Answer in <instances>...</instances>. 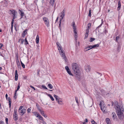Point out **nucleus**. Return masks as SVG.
Returning a JSON list of instances; mask_svg holds the SVG:
<instances>
[{"instance_id": "obj_1", "label": "nucleus", "mask_w": 124, "mask_h": 124, "mask_svg": "<svg viewBox=\"0 0 124 124\" xmlns=\"http://www.w3.org/2000/svg\"><path fill=\"white\" fill-rule=\"evenodd\" d=\"M112 106L114 105V108L116 110V112L118 118L120 119H124V115L123 114V107L118 105V102H115L114 104L112 102Z\"/></svg>"}, {"instance_id": "obj_2", "label": "nucleus", "mask_w": 124, "mask_h": 124, "mask_svg": "<svg viewBox=\"0 0 124 124\" xmlns=\"http://www.w3.org/2000/svg\"><path fill=\"white\" fill-rule=\"evenodd\" d=\"M72 69L75 74V77L78 80H80V76L79 75V68L78 65L76 63L73 62L72 64Z\"/></svg>"}, {"instance_id": "obj_3", "label": "nucleus", "mask_w": 124, "mask_h": 124, "mask_svg": "<svg viewBox=\"0 0 124 124\" xmlns=\"http://www.w3.org/2000/svg\"><path fill=\"white\" fill-rule=\"evenodd\" d=\"M23 107L20 106L19 108L18 112L20 115H23L26 112V109L24 108H23Z\"/></svg>"}, {"instance_id": "obj_4", "label": "nucleus", "mask_w": 124, "mask_h": 124, "mask_svg": "<svg viewBox=\"0 0 124 124\" xmlns=\"http://www.w3.org/2000/svg\"><path fill=\"white\" fill-rule=\"evenodd\" d=\"M43 20L44 21L45 24L47 27H49V20L48 18L46 17H44L43 18Z\"/></svg>"}, {"instance_id": "obj_5", "label": "nucleus", "mask_w": 124, "mask_h": 124, "mask_svg": "<svg viewBox=\"0 0 124 124\" xmlns=\"http://www.w3.org/2000/svg\"><path fill=\"white\" fill-rule=\"evenodd\" d=\"M60 54L61 55V57L63 58V59L65 60H66V58L65 54L64 51L63 50H61V52H59Z\"/></svg>"}, {"instance_id": "obj_6", "label": "nucleus", "mask_w": 124, "mask_h": 124, "mask_svg": "<svg viewBox=\"0 0 124 124\" xmlns=\"http://www.w3.org/2000/svg\"><path fill=\"white\" fill-rule=\"evenodd\" d=\"M15 113L13 115V119L15 121H16L18 119V115L17 114V110L15 109L14 110Z\"/></svg>"}, {"instance_id": "obj_7", "label": "nucleus", "mask_w": 124, "mask_h": 124, "mask_svg": "<svg viewBox=\"0 0 124 124\" xmlns=\"http://www.w3.org/2000/svg\"><path fill=\"white\" fill-rule=\"evenodd\" d=\"M57 47L58 48V50L59 52H60L61 50H63L62 48V47L60 44L58 42H57L56 43Z\"/></svg>"}, {"instance_id": "obj_8", "label": "nucleus", "mask_w": 124, "mask_h": 124, "mask_svg": "<svg viewBox=\"0 0 124 124\" xmlns=\"http://www.w3.org/2000/svg\"><path fill=\"white\" fill-rule=\"evenodd\" d=\"M85 70L87 72H89L91 70V67L89 65H85Z\"/></svg>"}, {"instance_id": "obj_9", "label": "nucleus", "mask_w": 124, "mask_h": 124, "mask_svg": "<svg viewBox=\"0 0 124 124\" xmlns=\"http://www.w3.org/2000/svg\"><path fill=\"white\" fill-rule=\"evenodd\" d=\"M65 11L64 9L61 13L60 17H61V18L60 19V21H62V20L63 19L64 17V16L65 15Z\"/></svg>"}, {"instance_id": "obj_10", "label": "nucleus", "mask_w": 124, "mask_h": 124, "mask_svg": "<svg viewBox=\"0 0 124 124\" xmlns=\"http://www.w3.org/2000/svg\"><path fill=\"white\" fill-rule=\"evenodd\" d=\"M59 104H62V99L61 98H58V100L56 101Z\"/></svg>"}, {"instance_id": "obj_11", "label": "nucleus", "mask_w": 124, "mask_h": 124, "mask_svg": "<svg viewBox=\"0 0 124 124\" xmlns=\"http://www.w3.org/2000/svg\"><path fill=\"white\" fill-rule=\"evenodd\" d=\"M71 26H72L73 31H76V26L75 25V23L74 22H72L71 24Z\"/></svg>"}, {"instance_id": "obj_12", "label": "nucleus", "mask_w": 124, "mask_h": 124, "mask_svg": "<svg viewBox=\"0 0 124 124\" xmlns=\"http://www.w3.org/2000/svg\"><path fill=\"white\" fill-rule=\"evenodd\" d=\"M92 48L91 46H89L85 48L84 50L86 52Z\"/></svg>"}, {"instance_id": "obj_13", "label": "nucleus", "mask_w": 124, "mask_h": 124, "mask_svg": "<svg viewBox=\"0 0 124 124\" xmlns=\"http://www.w3.org/2000/svg\"><path fill=\"white\" fill-rule=\"evenodd\" d=\"M17 70H16L15 71V80L16 81H17L18 79V74H17Z\"/></svg>"}, {"instance_id": "obj_14", "label": "nucleus", "mask_w": 124, "mask_h": 124, "mask_svg": "<svg viewBox=\"0 0 124 124\" xmlns=\"http://www.w3.org/2000/svg\"><path fill=\"white\" fill-rule=\"evenodd\" d=\"M121 8V5L120 1H119L118 2V7L117 9L118 11Z\"/></svg>"}, {"instance_id": "obj_15", "label": "nucleus", "mask_w": 124, "mask_h": 124, "mask_svg": "<svg viewBox=\"0 0 124 124\" xmlns=\"http://www.w3.org/2000/svg\"><path fill=\"white\" fill-rule=\"evenodd\" d=\"M39 36L38 35L36 37V42L37 44H38L39 43Z\"/></svg>"}, {"instance_id": "obj_16", "label": "nucleus", "mask_w": 124, "mask_h": 124, "mask_svg": "<svg viewBox=\"0 0 124 124\" xmlns=\"http://www.w3.org/2000/svg\"><path fill=\"white\" fill-rule=\"evenodd\" d=\"M41 114L43 116L45 117H46L47 116V115H46L45 114L44 111L43 110L41 111L40 112Z\"/></svg>"}, {"instance_id": "obj_17", "label": "nucleus", "mask_w": 124, "mask_h": 124, "mask_svg": "<svg viewBox=\"0 0 124 124\" xmlns=\"http://www.w3.org/2000/svg\"><path fill=\"white\" fill-rule=\"evenodd\" d=\"M27 31V30H25L23 32V33L22 34V36L23 37H24L25 36V34H26V31Z\"/></svg>"}, {"instance_id": "obj_18", "label": "nucleus", "mask_w": 124, "mask_h": 124, "mask_svg": "<svg viewBox=\"0 0 124 124\" xmlns=\"http://www.w3.org/2000/svg\"><path fill=\"white\" fill-rule=\"evenodd\" d=\"M16 18V16H13V19L12 20V22L11 23V27H13V22L14 21V19L15 18Z\"/></svg>"}, {"instance_id": "obj_19", "label": "nucleus", "mask_w": 124, "mask_h": 124, "mask_svg": "<svg viewBox=\"0 0 124 124\" xmlns=\"http://www.w3.org/2000/svg\"><path fill=\"white\" fill-rule=\"evenodd\" d=\"M99 46V45L98 44H95L93 46H91L92 48L95 47H98Z\"/></svg>"}, {"instance_id": "obj_20", "label": "nucleus", "mask_w": 124, "mask_h": 124, "mask_svg": "<svg viewBox=\"0 0 124 124\" xmlns=\"http://www.w3.org/2000/svg\"><path fill=\"white\" fill-rule=\"evenodd\" d=\"M106 120L107 124H110V121L109 119L108 118H106Z\"/></svg>"}, {"instance_id": "obj_21", "label": "nucleus", "mask_w": 124, "mask_h": 124, "mask_svg": "<svg viewBox=\"0 0 124 124\" xmlns=\"http://www.w3.org/2000/svg\"><path fill=\"white\" fill-rule=\"evenodd\" d=\"M11 13L13 15V16H15V10H10Z\"/></svg>"}, {"instance_id": "obj_22", "label": "nucleus", "mask_w": 124, "mask_h": 124, "mask_svg": "<svg viewBox=\"0 0 124 124\" xmlns=\"http://www.w3.org/2000/svg\"><path fill=\"white\" fill-rule=\"evenodd\" d=\"M112 117L114 118H115L116 117V115L115 112H113L112 113Z\"/></svg>"}, {"instance_id": "obj_23", "label": "nucleus", "mask_w": 124, "mask_h": 124, "mask_svg": "<svg viewBox=\"0 0 124 124\" xmlns=\"http://www.w3.org/2000/svg\"><path fill=\"white\" fill-rule=\"evenodd\" d=\"M56 89V93L61 94L62 92L59 89Z\"/></svg>"}, {"instance_id": "obj_24", "label": "nucleus", "mask_w": 124, "mask_h": 124, "mask_svg": "<svg viewBox=\"0 0 124 124\" xmlns=\"http://www.w3.org/2000/svg\"><path fill=\"white\" fill-rule=\"evenodd\" d=\"M19 11L20 12V15L21 16V18H22L24 16V13L20 9L19 10Z\"/></svg>"}, {"instance_id": "obj_25", "label": "nucleus", "mask_w": 124, "mask_h": 124, "mask_svg": "<svg viewBox=\"0 0 124 124\" xmlns=\"http://www.w3.org/2000/svg\"><path fill=\"white\" fill-rule=\"evenodd\" d=\"M101 109V110L103 112H104L105 111V106H103L102 107H100Z\"/></svg>"}, {"instance_id": "obj_26", "label": "nucleus", "mask_w": 124, "mask_h": 124, "mask_svg": "<svg viewBox=\"0 0 124 124\" xmlns=\"http://www.w3.org/2000/svg\"><path fill=\"white\" fill-rule=\"evenodd\" d=\"M37 117H38L39 118V119L41 120H43V117L40 115H38L37 116Z\"/></svg>"}, {"instance_id": "obj_27", "label": "nucleus", "mask_w": 124, "mask_h": 124, "mask_svg": "<svg viewBox=\"0 0 124 124\" xmlns=\"http://www.w3.org/2000/svg\"><path fill=\"white\" fill-rule=\"evenodd\" d=\"M47 95L50 98L51 100H52V101H53L54 100V99L53 97L51 95L49 94H47Z\"/></svg>"}, {"instance_id": "obj_28", "label": "nucleus", "mask_w": 124, "mask_h": 124, "mask_svg": "<svg viewBox=\"0 0 124 124\" xmlns=\"http://www.w3.org/2000/svg\"><path fill=\"white\" fill-rule=\"evenodd\" d=\"M74 32L75 38H76L77 36V32H76V31H74Z\"/></svg>"}, {"instance_id": "obj_29", "label": "nucleus", "mask_w": 124, "mask_h": 124, "mask_svg": "<svg viewBox=\"0 0 124 124\" xmlns=\"http://www.w3.org/2000/svg\"><path fill=\"white\" fill-rule=\"evenodd\" d=\"M91 23H89L88 24L87 26V29H90L91 27Z\"/></svg>"}, {"instance_id": "obj_30", "label": "nucleus", "mask_w": 124, "mask_h": 124, "mask_svg": "<svg viewBox=\"0 0 124 124\" xmlns=\"http://www.w3.org/2000/svg\"><path fill=\"white\" fill-rule=\"evenodd\" d=\"M54 0H50V3L51 5H53L54 4Z\"/></svg>"}, {"instance_id": "obj_31", "label": "nucleus", "mask_w": 124, "mask_h": 124, "mask_svg": "<svg viewBox=\"0 0 124 124\" xmlns=\"http://www.w3.org/2000/svg\"><path fill=\"white\" fill-rule=\"evenodd\" d=\"M67 71V72H68V74L69 75H71L72 76H73V75L71 73V71L70 69H69V70H68Z\"/></svg>"}, {"instance_id": "obj_32", "label": "nucleus", "mask_w": 124, "mask_h": 124, "mask_svg": "<svg viewBox=\"0 0 124 124\" xmlns=\"http://www.w3.org/2000/svg\"><path fill=\"white\" fill-rule=\"evenodd\" d=\"M48 87L50 88V89H52L53 88V86L52 85L50 84H48Z\"/></svg>"}, {"instance_id": "obj_33", "label": "nucleus", "mask_w": 124, "mask_h": 124, "mask_svg": "<svg viewBox=\"0 0 124 124\" xmlns=\"http://www.w3.org/2000/svg\"><path fill=\"white\" fill-rule=\"evenodd\" d=\"M28 44V43L27 41V39L26 38L25 39V44L27 45Z\"/></svg>"}, {"instance_id": "obj_34", "label": "nucleus", "mask_w": 124, "mask_h": 124, "mask_svg": "<svg viewBox=\"0 0 124 124\" xmlns=\"http://www.w3.org/2000/svg\"><path fill=\"white\" fill-rule=\"evenodd\" d=\"M18 87L17 88V90H16V91H15V93H16L17 91L20 88V83H19L18 84Z\"/></svg>"}, {"instance_id": "obj_35", "label": "nucleus", "mask_w": 124, "mask_h": 124, "mask_svg": "<svg viewBox=\"0 0 124 124\" xmlns=\"http://www.w3.org/2000/svg\"><path fill=\"white\" fill-rule=\"evenodd\" d=\"M54 97L55 98L56 101H57V100H58V96L55 94H54Z\"/></svg>"}, {"instance_id": "obj_36", "label": "nucleus", "mask_w": 124, "mask_h": 124, "mask_svg": "<svg viewBox=\"0 0 124 124\" xmlns=\"http://www.w3.org/2000/svg\"><path fill=\"white\" fill-rule=\"evenodd\" d=\"M19 41H21V43L22 44H23L24 42V40L23 39H20Z\"/></svg>"}, {"instance_id": "obj_37", "label": "nucleus", "mask_w": 124, "mask_h": 124, "mask_svg": "<svg viewBox=\"0 0 124 124\" xmlns=\"http://www.w3.org/2000/svg\"><path fill=\"white\" fill-rule=\"evenodd\" d=\"M75 99L76 101L77 102V103L78 104H79V102L78 100V99L77 97H75Z\"/></svg>"}, {"instance_id": "obj_38", "label": "nucleus", "mask_w": 124, "mask_h": 124, "mask_svg": "<svg viewBox=\"0 0 124 124\" xmlns=\"http://www.w3.org/2000/svg\"><path fill=\"white\" fill-rule=\"evenodd\" d=\"M103 101L101 102H100V103L99 104V105L100 106V107H102V105L103 104Z\"/></svg>"}, {"instance_id": "obj_39", "label": "nucleus", "mask_w": 124, "mask_h": 124, "mask_svg": "<svg viewBox=\"0 0 124 124\" xmlns=\"http://www.w3.org/2000/svg\"><path fill=\"white\" fill-rule=\"evenodd\" d=\"M95 39L94 38H90V42H92V41H94V40Z\"/></svg>"}, {"instance_id": "obj_40", "label": "nucleus", "mask_w": 124, "mask_h": 124, "mask_svg": "<svg viewBox=\"0 0 124 124\" xmlns=\"http://www.w3.org/2000/svg\"><path fill=\"white\" fill-rule=\"evenodd\" d=\"M34 114L37 117V116L38 115H39V114H38V113H37V112H34Z\"/></svg>"}, {"instance_id": "obj_41", "label": "nucleus", "mask_w": 124, "mask_h": 124, "mask_svg": "<svg viewBox=\"0 0 124 124\" xmlns=\"http://www.w3.org/2000/svg\"><path fill=\"white\" fill-rule=\"evenodd\" d=\"M21 62L22 67L23 68H25V66L24 65L22 62L21 61Z\"/></svg>"}, {"instance_id": "obj_42", "label": "nucleus", "mask_w": 124, "mask_h": 124, "mask_svg": "<svg viewBox=\"0 0 124 124\" xmlns=\"http://www.w3.org/2000/svg\"><path fill=\"white\" fill-rule=\"evenodd\" d=\"M65 68L67 71H68V70H69V68L68 66H66L65 67Z\"/></svg>"}, {"instance_id": "obj_43", "label": "nucleus", "mask_w": 124, "mask_h": 124, "mask_svg": "<svg viewBox=\"0 0 124 124\" xmlns=\"http://www.w3.org/2000/svg\"><path fill=\"white\" fill-rule=\"evenodd\" d=\"M91 122L92 124H97L96 123L94 120H93Z\"/></svg>"}, {"instance_id": "obj_44", "label": "nucleus", "mask_w": 124, "mask_h": 124, "mask_svg": "<svg viewBox=\"0 0 124 124\" xmlns=\"http://www.w3.org/2000/svg\"><path fill=\"white\" fill-rule=\"evenodd\" d=\"M91 10H89V16H91Z\"/></svg>"}, {"instance_id": "obj_45", "label": "nucleus", "mask_w": 124, "mask_h": 124, "mask_svg": "<svg viewBox=\"0 0 124 124\" xmlns=\"http://www.w3.org/2000/svg\"><path fill=\"white\" fill-rule=\"evenodd\" d=\"M119 37L118 36L116 37V42H118V40L119 39Z\"/></svg>"}, {"instance_id": "obj_46", "label": "nucleus", "mask_w": 124, "mask_h": 124, "mask_svg": "<svg viewBox=\"0 0 124 124\" xmlns=\"http://www.w3.org/2000/svg\"><path fill=\"white\" fill-rule=\"evenodd\" d=\"M8 119L7 118H6L5 119L6 122L7 124H8Z\"/></svg>"}, {"instance_id": "obj_47", "label": "nucleus", "mask_w": 124, "mask_h": 124, "mask_svg": "<svg viewBox=\"0 0 124 124\" xmlns=\"http://www.w3.org/2000/svg\"><path fill=\"white\" fill-rule=\"evenodd\" d=\"M88 35V33H86L85 35V39H86L87 38Z\"/></svg>"}, {"instance_id": "obj_48", "label": "nucleus", "mask_w": 124, "mask_h": 124, "mask_svg": "<svg viewBox=\"0 0 124 124\" xmlns=\"http://www.w3.org/2000/svg\"><path fill=\"white\" fill-rule=\"evenodd\" d=\"M31 110V109H30V108H29L27 110V112L28 113H29L30 112V111Z\"/></svg>"}, {"instance_id": "obj_49", "label": "nucleus", "mask_w": 124, "mask_h": 124, "mask_svg": "<svg viewBox=\"0 0 124 124\" xmlns=\"http://www.w3.org/2000/svg\"><path fill=\"white\" fill-rule=\"evenodd\" d=\"M89 29H87L86 30V33H88L89 32Z\"/></svg>"}, {"instance_id": "obj_50", "label": "nucleus", "mask_w": 124, "mask_h": 124, "mask_svg": "<svg viewBox=\"0 0 124 124\" xmlns=\"http://www.w3.org/2000/svg\"><path fill=\"white\" fill-rule=\"evenodd\" d=\"M101 91L102 92V93L104 94H106L105 91L103 90H101Z\"/></svg>"}, {"instance_id": "obj_51", "label": "nucleus", "mask_w": 124, "mask_h": 124, "mask_svg": "<svg viewBox=\"0 0 124 124\" xmlns=\"http://www.w3.org/2000/svg\"><path fill=\"white\" fill-rule=\"evenodd\" d=\"M42 87L43 88L46 89H47L46 87L44 85H42Z\"/></svg>"}, {"instance_id": "obj_52", "label": "nucleus", "mask_w": 124, "mask_h": 124, "mask_svg": "<svg viewBox=\"0 0 124 124\" xmlns=\"http://www.w3.org/2000/svg\"><path fill=\"white\" fill-rule=\"evenodd\" d=\"M16 93H15H15L14 96V98L15 99H16L17 98V96H16Z\"/></svg>"}, {"instance_id": "obj_53", "label": "nucleus", "mask_w": 124, "mask_h": 124, "mask_svg": "<svg viewBox=\"0 0 124 124\" xmlns=\"http://www.w3.org/2000/svg\"><path fill=\"white\" fill-rule=\"evenodd\" d=\"M9 102H11V100L10 97L8 98Z\"/></svg>"}, {"instance_id": "obj_54", "label": "nucleus", "mask_w": 124, "mask_h": 124, "mask_svg": "<svg viewBox=\"0 0 124 124\" xmlns=\"http://www.w3.org/2000/svg\"><path fill=\"white\" fill-rule=\"evenodd\" d=\"M37 108L39 112H40L42 110L39 107H37Z\"/></svg>"}, {"instance_id": "obj_55", "label": "nucleus", "mask_w": 124, "mask_h": 124, "mask_svg": "<svg viewBox=\"0 0 124 124\" xmlns=\"http://www.w3.org/2000/svg\"><path fill=\"white\" fill-rule=\"evenodd\" d=\"M30 86L31 87V88H32L33 89H34V90H35V88L33 86H32V85H30Z\"/></svg>"}, {"instance_id": "obj_56", "label": "nucleus", "mask_w": 124, "mask_h": 124, "mask_svg": "<svg viewBox=\"0 0 124 124\" xmlns=\"http://www.w3.org/2000/svg\"><path fill=\"white\" fill-rule=\"evenodd\" d=\"M3 46V45L1 43H0V48H1L2 46Z\"/></svg>"}, {"instance_id": "obj_57", "label": "nucleus", "mask_w": 124, "mask_h": 124, "mask_svg": "<svg viewBox=\"0 0 124 124\" xmlns=\"http://www.w3.org/2000/svg\"><path fill=\"white\" fill-rule=\"evenodd\" d=\"M0 124H4V122L3 121H1L0 122Z\"/></svg>"}, {"instance_id": "obj_58", "label": "nucleus", "mask_w": 124, "mask_h": 124, "mask_svg": "<svg viewBox=\"0 0 124 124\" xmlns=\"http://www.w3.org/2000/svg\"><path fill=\"white\" fill-rule=\"evenodd\" d=\"M104 32L105 34H106V33L108 32V31L107 30H105L104 31Z\"/></svg>"}, {"instance_id": "obj_59", "label": "nucleus", "mask_w": 124, "mask_h": 124, "mask_svg": "<svg viewBox=\"0 0 124 124\" xmlns=\"http://www.w3.org/2000/svg\"><path fill=\"white\" fill-rule=\"evenodd\" d=\"M60 23L59 24V26L60 27H61V21H60V20L59 21Z\"/></svg>"}, {"instance_id": "obj_60", "label": "nucleus", "mask_w": 124, "mask_h": 124, "mask_svg": "<svg viewBox=\"0 0 124 124\" xmlns=\"http://www.w3.org/2000/svg\"><path fill=\"white\" fill-rule=\"evenodd\" d=\"M6 96V99H8V94H6V96Z\"/></svg>"}, {"instance_id": "obj_61", "label": "nucleus", "mask_w": 124, "mask_h": 124, "mask_svg": "<svg viewBox=\"0 0 124 124\" xmlns=\"http://www.w3.org/2000/svg\"><path fill=\"white\" fill-rule=\"evenodd\" d=\"M102 22L101 24L99 26H98V27H101V26L102 25Z\"/></svg>"}, {"instance_id": "obj_62", "label": "nucleus", "mask_w": 124, "mask_h": 124, "mask_svg": "<svg viewBox=\"0 0 124 124\" xmlns=\"http://www.w3.org/2000/svg\"><path fill=\"white\" fill-rule=\"evenodd\" d=\"M9 107L10 108L11 106V102H9Z\"/></svg>"}, {"instance_id": "obj_63", "label": "nucleus", "mask_w": 124, "mask_h": 124, "mask_svg": "<svg viewBox=\"0 0 124 124\" xmlns=\"http://www.w3.org/2000/svg\"><path fill=\"white\" fill-rule=\"evenodd\" d=\"M37 72L38 74H39V70H37Z\"/></svg>"}, {"instance_id": "obj_64", "label": "nucleus", "mask_w": 124, "mask_h": 124, "mask_svg": "<svg viewBox=\"0 0 124 124\" xmlns=\"http://www.w3.org/2000/svg\"><path fill=\"white\" fill-rule=\"evenodd\" d=\"M88 122V120L87 119H85V122L86 123H87Z\"/></svg>"}]
</instances>
